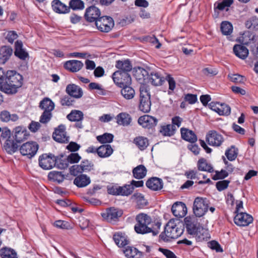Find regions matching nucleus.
Segmentation results:
<instances>
[{"label": "nucleus", "instance_id": "5", "mask_svg": "<svg viewBox=\"0 0 258 258\" xmlns=\"http://www.w3.org/2000/svg\"><path fill=\"white\" fill-rule=\"evenodd\" d=\"M140 91L139 109L143 112H148L150 110L151 105L149 90L146 86L142 85L140 88Z\"/></svg>", "mask_w": 258, "mask_h": 258}, {"label": "nucleus", "instance_id": "39", "mask_svg": "<svg viewBox=\"0 0 258 258\" xmlns=\"http://www.w3.org/2000/svg\"><path fill=\"white\" fill-rule=\"evenodd\" d=\"M0 119L1 121L6 122L16 121L18 119V116L16 114H11L7 110H3L0 113Z\"/></svg>", "mask_w": 258, "mask_h": 258}, {"label": "nucleus", "instance_id": "38", "mask_svg": "<svg viewBox=\"0 0 258 258\" xmlns=\"http://www.w3.org/2000/svg\"><path fill=\"white\" fill-rule=\"evenodd\" d=\"M133 174L135 178L142 179L147 174V169L144 165H140L133 170Z\"/></svg>", "mask_w": 258, "mask_h": 258}, {"label": "nucleus", "instance_id": "14", "mask_svg": "<svg viewBox=\"0 0 258 258\" xmlns=\"http://www.w3.org/2000/svg\"><path fill=\"white\" fill-rule=\"evenodd\" d=\"M209 105L212 110L220 115H228L231 113V108L226 104L212 102Z\"/></svg>", "mask_w": 258, "mask_h": 258}, {"label": "nucleus", "instance_id": "34", "mask_svg": "<svg viewBox=\"0 0 258 258\" xmlns=\"http://www.w3.org/2000/svg\"><path fill=\"white\" fill-rule=\"evenodd\" d=\"M55 104L49 98L45 97L40 102L39 107L45 111L52 112L54 109Z\"/></svg>", "mask_w": 258, "mask_h": 258}, {"label": "nucleus", "instance_id": "7", "mask_svg": "<svg viewBox=\"0 0 258 258\" xmlns=\"http://www.w3.org/2000/svg\"><path fill=\"white\" fill-rule=\"evenodd\" d=\"M56 157L51 154H43L39 157V164L43 169L49 170L55 166Z\"/></svg>", "mask_w": 258, "mask_h": 258}, {"label": "nucleus", "instance_id": "12", "mask_svg": "<svg viewBox=\"0 0 258 258\" xmlns=\"http://www.w3.org/2000/svg\"><path fill=\"white\" fill-rule=\"evenodd\" d=\"M66 126L63 124H60L55 129L53 133V139L60 143H67L69 141V137L67 135L66 132Z\"/></svg>", "mask_w": 258, "mask_h": 258}, {"label": "nucleus", "instance_id": "29", "mask_svg": "<svg viewBox=\"0 0 258 258\" xmlns=\"http://www.w3.org/2000/svg\"><path fill=\"white\" fill-rule=\"evenodd\" d=\"M113 150L110 145H103L97 148V154L101 158H107L109 157Z\"/></svg>", "mask_w": 258, "mask_h": 258}, {"label": "nucleus", "instance_id": "46", "mask_svg": "<svg viewBox=\"0 0 258 258\" xmlns=\"http://www.w3.org/2000/svg\"><path fill=\"white\" fill-rule=\"evenodd\" d=\"M134 143L141 150L145 149L149 144L147 139L143 137H138L135 138Z\"/></svg>", "mask_w": 258, "mask_h": 258}, {"label": "nucleus", "instance_id": "56", "mask_svg": "<svg viewBox=\"0 0 258 258\" xmlns=\"http://www.w3.org/2000/svg\"><path fill=\"white\" fill-rule=\"evenodd\" d=\"M228 176V173L226 170H221L220 171H216L215 174L212 177V179L217 180L220 179H224Z\"/></svg>", "mask_w": 258, "mask_h": 258}, {"label": "nucleus", "instance_id": "62", "mask_svg": "<svg viewBox=\"0 0 258 258\" xmlns=\"http://www.w3.org/2000/svg\"><path fill=\"white\" fill-rule=\"evenodd\" d=\"M187 178L191 179H199V175H201L197 170H191L187 171L185 173Z\"/></svg>", "mask_w": 258, "mask_h": 258}, {"label": "nucleus", "instance_id": "18", "mask_svg": "<svg viewBox=\"0 0 258 258\" xmlns=\"http://www.w3.org/2000/svg\"><path fill=\"white\" fill-rule=\"evenodd\" d=\"M138 123L143 127L150 128L157 124V119L153 116L145 115L139 117Z\"/></svg>", "mask_w": 258, "mask_h": 258}, {"label": "nucleus", "instance_id": "42", "mask_svg": "<svg viewBox=\"0 0 258 258\" xmlns=\"http://www.w3.org/2000/svg\"><path fill=\"white\" fill-rule=\"evenodd\" d=\"M238 153V149L235 146H232L230 148L226 150L225 155L229 161H232L235 160L237 158Z\"/></svg>", "mask_w": 258, "mask_h": 258}, {"label": "nucleus", "instance_id": "17", "mask_svg": "<svg viewBox=\"0 0 258 258\" xmlns=\"http://www.w3.org/2000/svg\"><path fill=\"white\" fill-rule=\"evenodd\" d=\"M171 211L174 216L178 218H182L186 215L187 208L184 203L181 202H177L172 205Z\"/></svg>", "mask_w": 258, "mask_h": 258}, {"label": "nucleus", "instance_id": "3", "mask_svg": "<svg viewBox=\"0 0 258 258\" xmlns=\"http://www.w3.org/2000/svg\"><path fill=\"white\" fill-rule=\"evenodd\" d=\"M183 232V229L176 223L174 220H170L166 225L164 231L160 235V239L164 242H168L171 239H176Z\"/></svg>", "mask_w": 258, "mask_h": 258}, {"label": "nucleus", "instance_id": "52", "mask_svg": "<svg viewBox=\"0 0 258 258\" xmlns=\"http://www.w3.org/2000/svg\"><path fill=\"white\" fill-rule=\"evenodd\" d=\"M69 6L74 10H82L84 8V3L81 0H71Z\"/></svg>", "mask_w": 258, "mask_h": 258}, {"label": "nucleus", "instance_id": "44", "mask_svg": "<svg viewBox=\"0 0 258 258\" xmlns=\"http://www.w3.org/2000/svg\"><path fill=\"white\" fill-rule=\"evenodd\" d=\"M221 30L223 35H230L233 32V26L228 21H223L221 24Z\"/></svg>", "mask_w": 258, "mask_h": 258}, {"label": "nucleus", "instance_id": "19", "mask_svg": "<svg viewBox=\"0 0 258 258\" xmlns=\"http://www.w3.org/2000/svg\"><path fill=\"white\" fill-rule=\"evenodd\" d=\"M29 133L27 130L22 126H17L15 128L14 139L17 143L22 142L27 139Z\"/></svg>", "mask_w": 258, "mask_h": 258}, {"label": "nucleus", "instance_id": "47", "mask_svg": "<svg viewBox=\"0 0 258 258\" xmlns=\"http://www.w3.org/2000/svg\"><path fill=\"white\" fill-rule=\"evenodd\" d=\"M48 177L49 179L57 181L59 183L64 179V175L61 172L53 171L48 173Z\"/></svg>", "mask_w": 258, "mask_h": 258}, {"label": "nucleus", "instance_id": "26", "mask_svg": "<svg viewBox=\"0 0 258 258\" xmlns=\"http://www.w3.org/2000/svg\"><path fill=\"white\" fill-rule=\"evenodd\" d=\"M234 54L239 58L245 59L249 54L248 49L243 45L236 44L233 47Z\"/></svg>", "mask_w": 258, "mask_h": 258}, {"label": "nucleus", "instance_id": "30", "mask_svg": "<svg viewBox=\"0 0 258 258\" xmlns=\"http://www.w3.org/2000/svg\"><path fill=\"white\" fill-rule=\"evenodd\" d=\"M13 49L11 47L4 46L0 49V62L5 63L11 57L13 53Z\"/></svg>", "mask_w": 258, "mask_h": 258}, {"label": "nucleus", "instance_id": "1", "mask_svg": "<svg viewBox=\"0 0 258 258\" xmlns=\"http://www.w3.org/2000/svg\"><path fill=\"white\" fill-rule=\"evenodd\" d=\"M184 223L187 233L195 237L197 241L207 240L210 238L208 229L200 225L197 217H186Z\"/></svg>", "mask_w": 258, "mask_h": 258}, {"label": "nucleus", "instance_id": "45", "mask_svg": "<svg viewBox=\"0 0 258 258\" xmlns=\"http://www.w3.org/2000/svg\"><path fill=\"white\" fill-rule=\"evenodd\" d=\"M118 196H127L130 195L134 191V188L131 185L126 184L123 186L118 187Z\"/></svg>", "mask_w": 258, "mask_h": 258}, {"label": "nucleus", "instance_id": "15", "mask_svg": "<svg viewBox=\"0 0 258 258\" xmlns=\"http://www.w3.org/2000/svg\"><path fill=\"white\" fill-rule=\"evenodd\" d=\"M122 214V212L114 207L108 208L105 212L101 213L102 217L107 221L112 222L116 221Z\"/></svg>", "mask_w": 258, "mask_h": 258}, {"label": "nucleus", "instance_id": "35", "mask_svg": "<svg viewBox=\"0 0 258 258\" xmlns=\"http://www.w3.org/2000/svg\"><path fill=\"white\" fill-rule=\"evenodd\" d=\"M116 122L119 125L127 126L130 124L132 118L130 114L125 112L118 114L116 117Z\"/></svg>", "mask_w": 258, "mask_h": 258}, {"label": "nucleus", "instance_id": "20", "mask_svg": "<svg viewBox=\"0 0 258 258\" xmlns=\"http://www.w3.org/2000/svg\"><path fill=\"white\" fill-rule=\"evenodd\" d=\"M66 91L70 96L75 98H80L83 95L82 89L74 84L68 85L66 87Z\"/></svg>", "mask_w": 258, "mask_h": 258}, {"label": "nucleus", "instance_id": "32", "mask_svg": "<svg viewBox=\"0 0 258 258\" xmlns=\"http://www.w3.org/2000/svg\"><path fill=\"white\" fill-rule=\"evenodd\" d=\"M197 167L199 170L212 173L214 171V168L211 163H209L204 158L200 159L197 163Z\"/></svg>", "mask_w": 258, "mask_h": 258}, {"label": "nucleus", "instance_id": "28", "mask_svg": "<svg viewBox=\"0 0 258 258\" xmlns=\"http://www.w3.org/2000/svg\"><path fill=\"white\" fill-rule=\"evenodd\" d=\"M182 138L191 143H195L197 141V137L196 134L191 130L185 128L180 129Z\"/></svg>", "mask_w": 258, "mask_h": 258}, {"label": "nucleus", "instance_id": "53", "mask_svg": "<svg viewBox=\"0 0 258 258\" xmlns=\"http://www.w3.org/2000/svg\"><path fill=\"white\" fill-rule=\"evenodd\" d=\"M232 3V0H223L221 3L218 4L216 8L221 11L224 10L225 9L227 11L228 10V8Z\"/></svg>", "mask_w": 258, "mask_h": 258}, {"label": "nucleus", "instance_id": "57", "mask_svg": "<svg viewBox=\"0 0 258 258\" xmlns=\"http://www.w3.org/2000/svg\"><path fill=\"white\" fill-rule=\"evenodd\" d=\"M69 166V163L67 159H61L60 158H56L55 166L58 168L64 169L67 168Z\"/></svg>", "mask_w": 258, "mask_h": 258}, {"label": "nucleus", "instance_id": "31", "mask_svg": "<svg viewBox=\"0 0 258 258\" xmlns=\"http://www.w3.org/2000/svg\"><path fill=\"white\" fill-rule=\"evenodd\" d=\"M91 182L90 178L85 174H81L77 176L74 180V183L79 187H83L89 185Z\"/></svg>", "mask_w": 258, "mask_h": 258}, {"label": "nucleus", "instance_id": "21", "mask_svg": "<svg viewBox=\"0 0 258 258\" xmlns=\"http://www.w3.org/2000/svg\"><path fill=\"white\" fill-rule=\"evenodd\" d=\"M15 46L14 54L17 57L23 60L28 57V53L23 48V43L21 41H17L15 42Z\"/></svg>", "mask_w": 258, "mask_h": 258}, {"label": "nucleus", "instance_id": "27", "mask_svg": "<svg viewBox=\"0 0 258 258\" xmlns=\"http://www.w3.org/2000/svg\"><path fill=\"white\" fill-rule=\"evenodd\" d=\"M51 6L53 10L59 14L67 13L69 12L70 9L59 0H53L52 2Z\"/></svg>", "mask_w": 258, "mask_h": 258}, {"label": "nucleus", "instance_id": "61", "mask_svg": "<svg viewBox=\"0 0 258 258\" xmlns=\"http://www.w3.org/2000/svg\"><path fill=\"white\" fill-rule=\"evenodd\" d=\"M81 159L80 156L78 153H71L67 158L68 163L71 164L78 163Z\"/></svg>", "mask_w": 258, "mask_h": 258}, {"label": "nucleus", "instance_id": "49", "mask_svg": "<svg viewBox=\"0 0 258 258\" xmlns=\"http://www.w3.org/2000/svg\"><path fill=\"white\" fill-rule=\"evenodd\" d=\"M245 25L248 29L258 30V18L252 17L246 21Z\"/></svg>", "mask_w": 258, "mask_h": 258}, {"label": "nucleus", "instance_id": "59", "mask_svg": "<svg viewBox=\"0 0 258 258\" xmlns=\"http://www.w3.org/2000/svg\"><path fill=\"white\" fill-rule=\"evenodd\" d=\"M229 183L230 181L228 180L219 181L216 183V186L218 190L222 191L227 188Z\"/></svg>", "mask_w": 258, "mask_h": 258}, {"label": "nucleus", "instance_id": "48", "mask_svg": "<svg viewBox=\"0 0 258 258\" xmlns=\"http://www.w3.org/2000/svg\"><path fill=\"white\" fill-rule=\"evenodd\" d=\"M176 130V128H174V126L171 124H167L161 127L160 132L164 136H171L174 134Z\"/></svg>", "mask_w": 258, "mask_h": 258}, {"label": "nucleus", "instance_id": "24", "mask_svg": "<svg viewBox=\"0 0 258 258\" xmlns=\"http://www.w3.org/2000/svg\"><path fill=\"white\" fill-rule=\"evenodd\" d=\"M113 238L115 243L119 247H123L128 243L127 236L121 232H115Z\"/></svg>", "mask_w": 258, "mask_h": 258}, {"label": "nucleus", "instance_id": "55", "mask_svg": "<svg viewBox=\"0 0 258 258\" xmlns=\"http://www.w3.org/2000/svg\"><path fill=\"white\" fill-rule=\"evenodd\" d=\"M52 116V112L43 111V112L40 117L39 121L41 123H46L50 120Z\"/></svg>", "mask_w": 258, "mask_h": 258}, {"label": "nucleus", "instance_id": "43", "mask_svg": "<svg viewBox=\"0 0 258 258\" xmlns=\"http://www.w3.org/2000/svg\"><path fill=\"white\" fill-rule=\"evenodd\" d=\"M0 254L2 258H17L16 252L11 248H2L0 250Z\"/></svg>", "mask_w": 258, "mask_h": 258}, {"label": "nucleus", "instance_id": "51", "mask_svg": "<svg viewBox=\"0 0 258 258\" xmlns=\"http://www.w3.org/2000/svg\"><path fill=\"white\" fill-rule=\"evenodd\" d=\"M54 226L57 228L62 229H71L73 228L72 225L69 222L63 220H57L54 224Z\"/></svg>", "mask_w": 258, "mask_h": 258}, {"label": "nucleus", "instance_id": "4", "mask_svg": "<svg viewBox=\"0 0 258 258\" xmlns=\"http://www.w3.org/2000/svg\"><path fill=\"white\" fill-rule=\"evenodd\" d=\"M137 223L134 226V230L138 234H145L151 233L152 228L148 226L152 222L151 218L146 214L140 213L136 216Z\"/></svg>", "mask_w": 258, "mask_h": 258}, {"label": "nucleus", "instance_id": "2", "mask_svg": "<svg viewBox=\"0 0 258 258\" xmlns=\"http://www.w3.org/2000/svg\"><path fill=\"white\" fill-rule=\"evenodd\" d=\"M22 76L14 71H8L1 86V90L7 94H15L22 86Z\"/></svg>", "mask_w": 258, "mask_h": 258}, {"label": "nucleus", "instance_id": "33", "mask_svg": "<svg viewBox=\"0 0 258 258\" xmlns=\"http://www.w3.org/2000/svg\"><path fill=\"white\" fill-rule=\"evenodd\" d=\"M123 252L127 258H142V252L133 247L127 246L124 248Z\"/></svg>", "mask_w": 258, "mask_h": 258}, {"label": "nucleus", "instance_id": "8", "mask_svg": "<svg viewBox=\"0 0 258 258\" xmlns=\"http://www.w3.org/2000/svg\"><path fill=\"white\" fill-rule=\"evenodd\" d=\"M95 25L100 31L108 32L114 26V21L110 17L103 16L96 21Z\"/></svg>", "mask_w": 258, "mask_h": 258}, {"label": "nucleus", "instance_id": "50", "mask_svg": "<svg viewBox=\"0 0 258 258\" xmlns=\"http://www.w3.org/2000/svg\"><path fill=\"white\" fill-rule=\"evenodd\" d=\"M113 138L114 136L112 134L105 133L102 135L97 136V139L101 143H109L112 142Z\"/></svg>", "mask_w": 258, "mask_h": 258}, {"label": "nucleus", "instance_id": "25", "mask_svg": "<svg viewBox=\"0 0 258 258\" xmlns=\"http://www.w3.org/2000/svg\"><path fill=\"white\" fill-rule=\"evenodd\" d=\"M149 80L152 85L159 86L162 85L165 80L161 74L157 71H152L149 74Z\"/></svg>", "mask_w": 258, "mask_h": 258}, {"label": "nucleus", "instance_id": "54", "mask_svg": "<svg viewBox=\"0 0 258 258\" xmlns=\"http://www.w3.org/2000/svg\"><path fill=\"white\" fill-rule=\"evenodd\" d=\"M80 165L83 172L90 171L93 168V164L87 160L82 161Z\"/></svg>", "mask_w": 258, "mask_h": 258}, {"label": "nucleus", "instance_id": "60", "mask_svg": "<svg viewBox=\"0 0 258 258\" xmlns=\"http://www.w3.org/2000/svg\"><path fill=\"white\" fill-rule=\"evenodd\" d=\"M70 172L71 175L74 176L77 175L79 173L83 172L81 165H74L70 168Z\"/></svg>", "mask_w": 258, "mask_h": 258}, {"label": "nucleus", "instance_id": "11", "mask_svg": "<svg viewBox=\"0 0 258 258\" xmlns=\"http://www.w3.org/2000/svg\"><path fill=\"white\" fill-rule=\"evenodd\" d=\"M206 141L213 147H219L224 142L223 136L215 131H210L206 136Z\"/></svg>", "mask_w": 258, "mask_h": 258}, {"label": "nucleus", "instance_id": "9", "mask_svg": "<svg viewBox=\"0 0 258 258\" xmlns=\"http://www.w3.org/2000/svg\"><path fill=\"white\" fill-rule=\"evenodd\" d=\"M114 82L120 87L131 84V76L126 72L116 71L112 75Z\"/></svg>", "mask_w": 258, "mask_h": 258}, {"label": "nucleus", "instance_id": "36", "mask_svg": "<svg viewBox=\"0 0 258 258\" xmlns=\"http://www.w3.org/2000/svg\"><path fill=\"white\" fill-rule=\"evenodd\" d=\"M18 147L17 143L10 139H7L4 145V149L10 154L15 153L17 150Z\"/></svg>", "mask_w": 258, "mask_h": 258}, {"label": "nucleus", "instance_id": "16", "mask_svg": "<svg viewBox=\"0 0 258 258\" xmlns=\"http://www.w3.org/2000/svg\"><path fill=\"white\" fill-rule=\"evenodd\" d=\"M101 15L100 10L94 6H91L86 9L85 17L87 21L93 22H96Z\"/></svg>", "mask_w": 258, "mask_h": 258}, {"label": "nucleus", "instance_id": "37", "mask_svg": "<svg viewBox=\"0 0 258 258\" xmlns=\"http://www.w3.org/2000/svg\"><path fill=\"white\" fill-rule=\"evenodd\" d=\"M116 67L119 69L118 71L126 72L128 73L132 70V65L128 60L123 61L118 60L116 61Z\"/></svg>", "mask_w": 258, "mask_h": 258}, {"label": "nucleus", "instance_id": "23", "mask_svg": "<svg viewBox=\"0 0 258 258\" xmlns=\"http://www.w3.org/2000/svg\"><path fill=\"white\" fill-rule=\"evenodd\" d=\"M146 185L153 190H159L163 187V182L162 179L159 178L153 177L147 180Z\"/></svg>", "mask_w": 258, "mask_h": 258}, {"label": "nucleus", "instance_id": "6", "mask_svg": "<svg viewBox=\"0 0 258 258\" xmlns=\"http://www.w3.org/2000/svg\"><path fill=\"white\" fill-rule=\"evenodd\" d=\"M209 207V201L206 198L197 197L195 199L193 211L196 217H201L207 212Z\"/></svg>", "mask_w": 258, "mask_h": 258}, {"label": "nucleus", "instance_id": "58", "mask_svg": "<svg viewBox=\"0 0 258 258\" xmlns=\"http://www.w3.org/2000/svg\"><path fill=\"white\" fill-rule=\"evenodd\" d=\"M208 246L212 249L215 250L217 252H223V249L216 241L213 240L208 242Z\"/></svg>", "mask_w": 258, "mask_h": 258}, {"label": "nucleus", "instance_id": "41", "mask_svg": "<svg viewBox=\"0 0 258 258\" xmlns=\"http://www.w3.org/2000/svg\"><path fill=\"white\" fill-rule=\"evenodd\" d=\"M67 118L71 121H81L83 119L84 114L80 110H72L67 116Z\"/></svg>", "mask_w": 258, "mask_h": 258}, {"label": "nucleus", "instance_id": "10", "mask_svg": "<svg viewBox=\"0 0 258 258\" xmlns=\"http://www.w3.org/2000/svg\"><path fill=\"white\" fill-rule=\"evenodd\" d=\"M38 145L35 142H27L23 144L20 148V152L23 156H26L31 158L33 157L37 152Z\"/></svg>", "mask_w": 258, "mask_h": 258}, {"label": "nucleus", "instance_id": "40", "mask_svg": "<svg viewBox=\"0 0 258 258\" xmlns=\"http://www.w3.org/2000/svg\"><path fill=\"white\" fill-rule=\"evenodd\" d=\"M121 90V94L122 96L126 99L130 100L133 99L135 95V91L134 89L127 85L122 87Z\"/></svg>", "mask_w": 258, "mask_h": 258}, {"label": "nucleus", "instance_id": "63", "mask_svg": "<svg viewBox=\"0 0 258 258\" xmlns=\"http://www.w3.org/2000/svg\"><path fill=\"white\" fill-rule=\"evenodd\" d=\"M18 38L17 33L14 31H10L6 36V39L11 43H13L15 40Z\"/></svg>", "mask_w": 258, "mask_h": 258}, {"label": "nucleus", "instance_id": "13", "mask_svg": "<svg viewBox=\"0 0 258 258\" xmlns=\"http://www.w3.org/2000/svg\"><path fill=\"white\" fill-rule=\"evenodd\" d=\"M236 225L241 227L249 225L253 221L252 217L244 212H240L236 214L234 218Z\"/></svg>", "mask_w": 258, "mask_h": 258}, {"label": "nucleus", "instance_id": "64", "mask_svg": "<svg viewBox=\"0 0 258 258\" xmlns=\"http://www.w3.org/2000/svg\"><path fill=\"white\" fill-rule=\"evenodd\" d=\"M159 250L166 257V258H176L175 254L169 249L159 248Z\"/></svg>", "mask_w": 258, "mask_h": 258}, {"label": "nucleus", "instance_id": "22", "mask_svg": "<svg viewBox=\"0 0 258 258\" xmlns=\"http://www.w3.org/2000/svg\"><path fill=\"white\" fill-rule=\"evenodd\" d=\"M83 67V63L77 60H68L64 64V68L72 72H78Z\"/></svg>", "mask_w": 258, "mask_h": 258}]
</instances>
